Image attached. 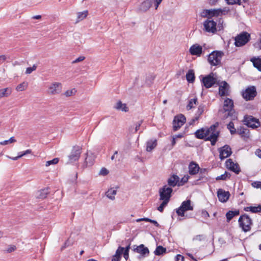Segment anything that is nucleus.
Wrapping results in <instances>:
<instances>
[{
    "instance_id": "45",
    "label": "nucleus",
    "mask_w": 261,
    "mask_h": 261,
    "mask_svg": "<svg viewBox=\"0 0 261 261\" xmlns=\"http://www.w3.org/2000/svg\"><path fill=\"white\" fill-rule=\"evenodd\" d=\"M59 161V158H54V159H53L51 160L47 161L45 163V166L46 167H48L51 165L57 164V163H58Z\"/></svg>"
},
{
    "instance_id": "15",
    "label": "nucleus",
    "mask_w": 261,
    "mask_h": 261,
    "mask_svg": "<svg viewBox=\"0 0 261 261\" xmlns=\"http://www.w3.org/2000/svg\"><path fill=\"white\" fill-rule=\"evenodd\" d=\"M219 158L221 160L229 157L232 153L231 149L229 146L225 145L218 149Z\"/></svg>"
},
{
    "instance_id": "47",
    "label": "nucleus",
    "mask_w": 261,
    "mask_h": 261,
    "mask_svg": "<svg viewBox=\"0 0 261 261\" xmlns=\"http://www.w3.org/2000/svg\"><path fill=\"white\" fill-rule=\"evenodd\" d=\"M76 92V90H75V89L73 88V89L67 90L65 92L64 95L67 97L71 96L72 95H74L75 94Z\"/></svg>"
},
{
    "instance_id": "34",
    "label": "nucleus",
    "mask_w": 261,
    "mask_h": 261,
    "mask_svg": "<svg viewBox=\"0 0 261 261\" xmlns=\"http://www.w3.org/2000/svg\"><path fill=\"white\" fill-rule=\"evenodd\" d=\"M245 211H250L252 213H256L261 212V205L254 206H248L245 208Z\"/></svg>"
},
{
    "instance_id": "40",
    "label": "nucleus",
    "mask_w": 261,
    "mask_h": 261,
    "mask_svg": "<svg viewBox=\"0 0 261 261\" xmlns=\"http://www.w3.org/2000/svg\"><path fill=\"white\" fill-rule=\"evenodd\" d=\"M28 87V83L27 82H23L19 84L16 88V90L18 92L24 91Z\"/></svg>"
},
{
    "instance_id": "18",
    "label": "nucleus",
    "mask_w": 261,
    "mask_h": 261,
    "mask_svg": "<svg viewBox=\"0 0 261 261\" xmlns=\"http://www.w3.org/2000/svg\"><path fill=\"white\" fill-rule=\"evenodd\" d=\"M229 11V9L227 8H224L223 9H211V17H217L226 15Z\"/></svg>"
},
{
    "instance_id": "49",
    "label": "nucleus",
    "mask_w": 261,
    "mask_h": 261,
    "mask_svg": "<svg viewBox=\"0 0 261 261\" xmlns=\"http://www.w3.org/2000/svg\"><path fill=\"white\" fill-rule=\"evenodd\" d=\"M163 202L161 204V205L158 207V210L160 212H163L164 207L167 204L168 201H166L165 200H162Z\"/></svg>"
},
{
    "instance_id": "30",
    "label": "nucleus",
    "mask_w": 261,
    "mask_h": 261,
    "mask_svg": "<svg viewBox=\"0 0 261 261\" xmlns=\"http://www.w3.org/2000/svg\"><path fill=\"white\" fill-rule=\"evenodd\" d=\"M49 193L48 189L41 190L36 193V197L37 198L43 199L45 198Z\"/></svg>"
},
{
    "instance_id": "13",
    "label": "nucleus",
    "mask_w": 261,
    "mask_h": 261,
    "mask_svg": "<svg viewBox=\"0 0 261 261\" xmlns=\"http://www.w3.org/2000/svg\"><path fill=\"white\" fill-rule=\"evenodd\" d=\"M256 91L254 86H251L247 88L242 93L243 97L246 100H250L256 96Z\"/></svg>"
},
{
    "instance_id": "62",
    "label": "nucleus",
    "mask_w": 261,
    "mask_h": 261,
    "mask_svg": "<svg viewBox=\"0 0 261 261\" xmlns=\"http://www.w3.org/2000/svg\"><path fill=\"white\" fill-rule=\"evenodd\" d=\"M184 258L181 255H177L176 257V261H184Z\"/></svg>"
},
{
    "instance_id": "58",
    "label": "nucleus",
    "mask_w": 261,
    "mask_h": 261,
    "mask_svg": "<svg viewBox=\"0 0 261 261\" xmlns=\"http://www.w3.org/2000/svg\"><path fill=\"white\" fill-rule=\"evenodd\" d=\"M229 5H234L239 3L240 0H226Z\"/></svg>"
},
{
    "instance_id": "32",
    "label": "nucleus",
    "mask_w": 261,
    "mask_h": 261,
    "mask_svg": "<svg viewBox=\"0 0 261 261\" xmlns=\"http://www.w3.org/2000/svg\"><path fill=\"white\" fill-rule=\"evenodd\" d=\"M117 193V189L114 188H111L106 193V196L111 200L115 199V196Z\"/></svg>"
},
{
    "instance_id": "59",
    "label": "nucleus",
    "mask_w": 261,
    "mask_h": 261,
    "mask_svg": "<svg viewBox=\"0 0 261 261\" xmlns=\"http://www.w3.org/2000/svg\"><path fill=\"white\" fill-rule=\"evenodd\" d=\"M31 150L30 149H28L23 152H20L19 153V155L20 156V158H21L22 156H23V155H25V154H30L31 153Z\"/></svg>"
},
{
    "instance_id": "3",
    "label": "nucleus",
    "mask_w": 261,
    "mask_h": 261,
    "mask_svg": "<svg viewBox=\"0 0 261 261\" xmlns=\"http://www.w3.org/2000/svg\"><path fill=\"white\" fill-rule=\"evenodd\" d=\"M223 55L224 54L221 51H213L208 56V62L212 66H217L221 64Z\"/></svg>"
},
{
    "instance_id": "22",
    "label": "nucleus",
    "mask_w": 261,
    "mask_h": 261,
    "mask_svg": "<svg viewBox=\"0 0 261 261\" xmlns=\"http://www.w3.org/2000/svg\"><path fill=\"white\" fill-rule=\"evenodd\" d=\"M134 251L140 254L143 256L148 255L149 253L148 248L145 247L143 244H141L134 249Z\"/></svg>"
},
{
    "instance_id": "50",
    "label": "nucleus",
    "mask_w": 261,
    "mask_h": 261,
    "mask_svg": "<svg viewBox=\"0 0 261 261\" xmlns=\"http://www.w3.org/2000/svg\"><path fill=\"white\" fill-rule=\"evenodd\" d=\"M36 68L37 66L35 65H34L32 67H28L26 69L25 73L27 74H31L33 71L36 70Z\"/></svg>"
},
{
    "instance_id": "52",
    "label": "nucleus",
    "mask_w": 261,
    "mask_h": 261,
    "mask_svg": "<svg viewBox=\"0 0 261 261\" xmlns=\"http://www.w3.org/2000/svg\"><path fill=\"white\" fill-rule=\"evenodd\" d=\"M109 173V171L105 168H102L99 171V175L105 176Z\"/></svg>"
},
{
    "instance_id": "19",
    "label": "nucleus",
    "mask_w": 261,
    "mask_h": 261,
    "mask_svg": "<svg viewBox=\"0 0 261 261\" xmlns=\"http://www.w3.org/2000/svg\"><path fill=\"white\" fill-rule=\"evenodd\" d=\"M218 198L221 202H226L229 198L230 193L229 192L224 191L222 189H219L217 191Z\"/></svg>"
},
{
    "instance_id": "12",
    "label": "nucleus",
    "mask_w": 261,
    "mask_h": 261,
    "mask_svg": "<svg viewBox=\"0 0 261 261\" xmlns=\"http://www.w3.org/2000/svg\"><path fill=\"white\" fill-rule=\"evenodd\" d=\"M186 122V118L183 115H179L174 117L173 121V129L177 131Z\"/></svg>"
},
{
    "instance_id": "29",
    "label": "nucleus",
    "mask_w": 261,
    "mask_h": 261,
    "mask_svg": "<svg viewBox=\"0 0 261 261\" xmlns=\"http://www.w3.org/2000/svg\"><path fill=\"white\" fill-rule=\"evenodd\" d=\"M114 108L120 110L123 112H127L128 111V108L126 106L125 103H123L121 101H118L116 102Z\"/></svg>"
},
{
    "instance_id": "64",
    "label": "nucleus",
    "mask_w": 261,
    "mask_h": 261,
    "mask_svg": "<svg viewBox=\"0 0 261 261\" xmlns=\"http://www.w3.org/2000/svg\"><path fill=\"white\" fill-rule=\"evenodd\" d=\"M255 46L261 49V39L255 44Z\"/></svg>"
},
{
    "instance_id": "16",
    "label": "nucleus",
    "mask_w": 261,
    "mask_h": 261,
    "mask_svg": "<svg viewBox=\"0 0 261 261\" xmlns=\"http://www.w3.org/2000/svg\"><path fill=\"white\" fill-rule=\"evenodd\" d=\"M189 53L192 56L199 57L203 53L202 46L197 43L194 44L190 47Z\"/></svg>"
},
{
    "instance_id": "63",
    "label": "nucleus",
    "mask_w": 261,
    "mask_h": 261,
    "mask_svg": "<svg viewBox=\"0 0 261 261\" xmlns=\"http://www.w3.org/2000/svg\"><path fill=\"white\" fill-rule=\"evenodd\" d=\"M255 154L258 158H261V150L259 149H257L256 150L255 152Z\"/></svg>"
},
{
    "instance_id": "6",
    "label": "nucleus",
    "mask_w": 261,
    "mask_h": 261,
    "mask_svg": "<svg viewBox=\"0 0 261 261\" xmlns=\"http://www.w3.org/2000/svg\"><path fill=\"white\" fill-rule=\"evenodd\" d=\"M193 205L190 200L188 199L183 201L180 206L176 210V213L179 216L184 217L185 213L188 211H192Z\"/></svg>"
},
{
    "instance_id": "28",
    "label": "nucleus",
    "mask_w": 261,
    "mask_h": 261,
    "mask_svg": "<svg viewBox=\"0 0 261 261\" xmlns=\"http://www.w3.org/2000/svg\"><path fill=\"white\" fill-rule=\"evenodd\" d=\"M124 251V248L119 247L116 251L115 254L113 256L112 261H120L121 255Z\"/></svg>"
},
{
    "instance_id": "38",
    "label": "nucleus",
    "mask_w": 261,
    "mask_h": 261,
    "mask_svg": "<svg viewBox=\"0 0 261 261\" xmlns=\"http://www.w3.org/2000/svg\"><path fill=\"white\" fill-rule=\"evenodd\" d=\"M94 160V159L92 154L88 155L85 159L84 165L86 167L91 166L93 164Z\"/></svg>"
},
{
    "instance_id": "51",
    "label": "nucleus",
    "mask_w": 261,
    "mask_h": 261,
    "mask_svg": "<svg viewBox=\"0 0 261 261\" xmlns=\"http://www.w3.org/2000/svg\"><path fill=\"white\" fill-rule=\"evenodd\" d=\"M85 57L84 56H80L79 57L76 58L75 60H73L72 62V64H75V63H77L79 62H82L85 60Z\"/></svg>"
},
{
    "instance_id": "20",
    "label": "nucleus",
    "mask_w": 261,
    "mask_h": 261,
    "mask_svg": "<svg viewBox=\"0 0 261 261\" xmlns=\"http://www.w3.org/2000/svg\"><path fill=\"white\" fill-rule=\"evenodd\" d=\"M226 167L230 170L238 174L240 171L239 166L237 164H234L231 159H228L225 163Z\"/></svg>"
},
{
    "instance_id": "17",
    "label": "nucleus",
    "mask_w": 261,
    "mask_h": 261,
    "mask_svg": "<svg viewBox=\"0 0 261 261\" xmlns=\"http://www.w3.org/2000/svg\"><path fill=\"white\" fill-rule=\"evenodd\" d=\"M233 107V102L232 100L229 98L226 99L224 101L223 111L227 112L224 116V118H227L230 115Z\"/></svg>"
},
{
    "instance_id": "61",
    "label": "nucleus",
    "mask_w": 261,
    "mask_h": 261,
    "mask_svg": "<svg viewBox=\"0 0 261 261\" xmlns=\"http://www.w3.org/2000/svg\"><path fill=\"white\" fill-rule=\"evenodd\" d=\"M199 172V174L205 175L207 172V170L206 169H205V168L200 169Z\"/></svg>"
},
{
    "instance_id": "35",
    "label": "nucleus",
    "mask_w": 261,
    "mask_h": 261,
    "mask_svg": "<svg viewBox=\"0 0 261 261\" xmlns=\"http://www.w3.org/2000/svg\"><path fill=\"white\" fill-rule=\"evenodd\" d=\"M250 61L253 63V66L259 71H261V59L259 58H252Z\"/></svg>"
},
{
    "instance_id": "11",
    "label": "nucleus",
    "mask_w": 261,
    "mask_h": 261,
    "mask_svg": "<svg viewBox=\"0 0 261 261\" xmlns=\"http://www.w3.org/2000/svg\"><path fill=\"white\" fill-rule=\"evenodd\" d=\"M244 123L248 127L255 128L260 126V122L252 116H245L244 119Z\"/></svg>"
},
{
    "instance_id": "60",
    "label": "nucleus",
    "mask_w": 261,
    "mask_h": 261,
    "mask_svg": "<svg viewBox=\"0 0 261 261\" xmlns=\"http://www.w3.org/2000/svg\"><path fill=\"white\" fill-rule=\"evenodd\" d=\"M151 220V219H150L149 218H140V219H137L136 221L137 222H140V221H144L150 222Z\"/></svg>"
},
{
    "instance_id": "55",
    "label": "nucleus",
    "mask_w": 261,
    "mask_h": 261,
    "mask_svg": "<svg viewBox=\"0 0 261 261\" xmlns=\"http://www.w3.org/2000/svg\"><path fill=\"white\" fill-rule=\"evenodd\" d=\"M252 185L254 188L261 189V182L260 181L253 182H252Z\"/></svg>"
},
{
    "instance_id": "36",
    "label": "nucleus",
    "mask_w": 261,
    "mask_h": 261,
    "mask_svg": "<svg viewBox=\"0 0 261 261\" xmlns=\"http://www.w3.org/2000/svg\"><path fill=\"white\" fill-rule=\"evenodd\" d=\"M186 79L189 83H193L195 80V75L193 70H189L186 74Z\"/></svg>"
},
{
    "instance_id": "33",
    "label": "nucleus",
    "mask_w": 261,
    "mask_h": 261,
    "mask_svg": "<svg viewBox=\"0 0 261 261\" xmlns=\"http://www.w3.org/2000/svg\"><path fill=\"white\" fill-rule=\"evenodd\" d=\"M198 102L197 98L195 97L194 98H191L189 100L188 103L186 107V109L187 110H190L192 108H194L196 107Z\"/></svg>"
},
{
    "instance_id": "2",
    "label": "nucleus",
    "mask_w": 261,
    "mask_h": 261,
    "mask_svg": "<svg viewBox=\"0 0 261 261\" xmlns=\"http://www.w3.org/2000/svg\"><path fill=\"white\" fill-rule=\"evenodd\" d=\"M162 1L163 0H144L139 5L138 8V11L140 12H146L151 8L153 3H154L155 9L157 10Z\"/></svg>"
},
{
    "instance_id": "39",
    "label": "nucleus",
    "mask_w": 261,
    "mask_h": 261,
    "mask_svg": "<svg viewBox=\"0 0 261 261\" xmlns=\"http://www.w3.org/2000/svg\"><path fill=\"white\" fill-rule=\"evenodd\" d=\"M88 14L87 10L83 12H80L77 13V22H79L85 18Z\"/></svg>"
},
{
    "instance_id": "41",
    "label": "nucleus",
    "mask_w": 261,
    "mask_h": 261,
    "mask_svg": "<svg viewBox=\"0 0 261 261\" xmlns=\"http://www.w3.org/2000/svg\"><path fill=\"white\" fill-rule=\"evenodd\" d=\"M166 251V249L165 248H164L162 246H159L154 251V254L156 255H160L163 254L164 253H165Z\"/></svg>"
},
{
    "instance_id": "5",
    "label": "nucleus",
    "mask_w": 261,
    "mask_h": 261,
    "mask_svg": "<svg viewBox=\"0 0 261 261\" xmlns=\"http://www.w3.org/2000/svg\"><path fill=\"white\" fill-rule=\"evenodd\" d=\"M239 223L243 230L245 232H247L251 229L252 221L251 218L247 215L245 214L240 217Z\"/></svg>"
},
{
    "instance_id": "23",
    "label": "nucleus",
    "mask_w": 261,
    "mask_h": 261,
    "mask_svg": "<svg viewBox=\"0 0 261 261\" xmlns=\"http://www.w3.org/2000/svg\"><path fill=\"white\" fill-rule=\"evenodd\" d=\"M189 173L190 175H195L199 171L200 168L199 165L194 162H191L188 167Z\"/></svg>"
},
{
    "instance_id": "1",
    "label": "nucleus",
    "mask_w": 261,
    "mask_h": 261,
    "mask_svg": "<svg viewBox=\"0 0 261 261\" xmlns=\"http://www.w3.org/2000/svg\"><path fill=\"white\" fill-rule=\"evenodd\" d=\"M223 23L222 19H220L217 24L216 22L208 18L203 22V31L208 33L215 34L217 31H221L223 29Z\"/></svg>"
},
{
    "instance_id": "42",
    "label": "nucleus",
    "mask_w": 261,
    "mask_h": 261,
    "mask_svg": "<svg viewBox=\"0 0 261 261\" xmlns=\"http://www.w3.org/2000/svg\"><path fill=\"white\" fill-rule=\"evenodd\" d=\"M230 176V173H228L227 172H225L223 174H222L220 176H217L216 178V179L217 180H226L228 178H229Z\"/></svg>"
},
{
    "instance_id": "53",
    "label": "nucleus",
    "mask_w": 261,
    "mask_h": 261,
    "mask_svg": "<svg viewBox=\"0 0 261 261\" xmlns=\"http://www.w3.org/2000/svg\"><path fill=\"white\" fill-rule=\"evenodd\" d=\"M218 138H216V136H214L212 139H207L206 141H210L211 143V145L214 146L216 144V142L217 141Z\"/></svg>"
},
{
    "instance_id": "43",
    "label": "nucleus",
    "mask_w": 261,
    "mask_h": 261,
    "mask_svg": "<svg viewBox=\"0 0 261 261\" xmlns=\"http://www.w3.org/2000/svg\"><path fill=\"white\" fill-rule=\"evenodd\" d=\"M227 127L230 130L231 134L233 135L236 133V129L234 127V124L232 122H230L227 125Z\"/></svg>"
},
{
    "instance_id": "56",
    "label": "nucleus",
    "mask_w": 261,
    "mask_h": 261,
    "mask_svg": "<svg viewBox=\"0 0 261 261\" xmlns=\"http://www.w3.org/2000/svg\"><path fill=\"white\" fill-rule=\"evenodd\" d=\"M16 246L13 245H10L8 249H7V252H11L12 251H14V250H15L16 249Z\"/></svg>"
},
{
    "instance_id": "26",
    "label": "nucleus",
    "mask_w": 261,
    "mask_h": 261,
    "mask_svg": "<svg viewBox=\"0 0 261 261\" xmlns=\"http://www.w3.org/2000/svg\"><path fill=\"white\" fill-rule=\"evenodd\" d=\"M205 106L204 105L201 104L198 107V110L196 114V116L192 120V122L190 123L191 124L192 123H194L195 121H197L199 118V117L202 114L204 111Z\"/></svg>"
},
{
    "instance_id": "10",
    "label": "nucleus",
    "mask_w": 261,
    "mask_h": 261,
    "mask_svg": "<svg viewBox=\"0 0 261 261\" xmlns=\"http://www.w3.org/2000/svg\"><path fill=\"white\" fill-rule=\"evenodd\" d=\"M62 85L59 82H54L48 86L47 93L50 95H56L61 93Z\"/></svg>"
},
{
    "instance_id": "21",
    "label": "nucleus",
    "mask_w": 261,
    "mask_h": 261,
    "mask_svg": "<svg viewBox=\"0 0 261 261\" xmlns=\"http://www.w3.org/2000/svg\"><path fill=\"white\" fill-rule=\"evenodd\" d=\"M229 85L226 82H223L220 85L219 88V93L221 96H226L228 95Z\"/></svg>"
},
{
    "instance_id": "7",
    "label": "nucleus",
    "mask_w": 261,
    "mask_h": 261,
    "mask_svg": "<svg viewBox=\"0 0 261 261\" xmlns=\"http://www.w3.org/2000/svg\"><path fill=\"white\" fill-rule=\"evenodd\" d=\"M217 82V77L216 73H211L209 75L204 77L202 79V83L206 88L212 87Z\"/></svg>"
},
{
    "instance_id": "54",
    "label": "nucleus",
    "mask_w": 261,
    "mask_h": 261,
    "mask_svg": "<svg viewBox=\"0 0 261 261\" xmlns=\"http://www.w3.org/2000/svg\"><path fill=\"white\" fill-rule=\"evenodd\" d=\"M201 217L203 218L207 219L210 217V215L206 210H203L201 211Z\"/></svg>"
},
{
    "instance_id": "37",
    "label": "nucleus",
    "mask_w": 261,
    "mask_h": 261,
    "mask_svg": "<svg viewBox=\"0 0 261 261\" xmlns=\"http://www.w3.org/2000/svg\"><path fill=\"white\" fill-rule=\"evenodd\" d=\"M239 214V211H230L226 214L227 222H229L235 216Z\"/></svg>"
},
{
    "instance_id": "46",
    "label": "nucleus",
    "mask_w": 261,
    "mask_h": 261,
    "mask_svg": "<svg viewBox=\"0 0 261 261\" xmlns=\"http://www.w3.org/2000/svg\"><path fill=\"white\" fill-rule=\"evenodd\" d=\"M211 9L203 10L201 13V16L202 17H211Z\"/></svg>"
},
{
    "instance_id": "4",
    "label": "nucleus",
    "mask_w": 261,
    "mask_h": 261,
    "mask_svg": "<svg viewBox=\"0 0 261 261\" xmlns=\"http://www.w3.org/2000/svg\"><path fill=\"white\" fill-rule=\"evenodd\" d=\"M234 40V45L237 47H241L245 45L250 40V35L246 32H243L238 35Z\"/></svg>"
},
{
    "instance_id": "31",
    "label": "nucleus",
    "mask_w": 261,
    "mask_h": 261,
    "mask_svg": "<svg viewBox=\"0 0 261 261\" xmlns=\"http://www.w3.org/2000/svg\"><path fill=\"white\" fill-rule=\"evenodd\" d=\"M12 93V89L11 88H6L0 89V98L8 97Z\"/></svg>"
},
{
    "instance_id": "44",
    "label": "nucleus",
    "mask_w": 261,
    "mask_h": 261,
    "mask_svg": "<svg viewBox=\"0 0 261 261\" xmlns=\"http://www.w3.org/2000/svg\"><path fill=\"white\" fill-rule=\"evenodd\" d=\"M189 178V176L188 175H185L180 180H179L178 186H181L186 183Z\"/></svg>"
},
{
    "instance_id": "9",
    "label": "nucleus",
    "mask_w": 261,
    "mask_h": 261,
    "mask_svg": "<svg viewBox=\"0 0 261 261\" xmlns=\"http://www.w3.org/2000/svg\"><path fill=\"white\" fill-rule=\"evenodd\" d=\"M172 191L171 187H169L167 185H165L163 188H160L159 190L160 200H165L169 201L171 197Z\"/></svg>"
},
{
    "instance_id": "48",
    "label": "nucleus",
    "mask_w": 261,
    "mask_h": 261,
    "mask_svg": "<svg viewBox=\"0 0 261 261\" xmlns=\"http://www.w3.org/2000/svg\"><path fill=\"white\" fill-rule=\"evenodd\" d=\"M142 121H138V122H137L135 124V127L134 128H132L130 131L132 132V133H136L140 128V126L142 124Z\"/></svg>"
},
{
    "instance_id": "27",
    "label": "nucleus",
    "mask_w": 261,
    "mask_h": 261,
    "mask_svg": "<svg viewBox=\"0 0 261 261\" xmlns=\"http://www.w3.org/2000/svg\"><path fill=\"white\" fill-rule=\"evenodd\" d=\"M157 141L156 139H151L148 141L146 143V151H151L156 146Z\"/></svg>"
},
{
    "instance_id": "24",
    "label": "nucleus",
    "mask_w": 261,
    "mask_h": 261,
    "mask_svg": "<svg viewBox=\"0 0 261 261\" xmlns=\"http://www.w3.org/2000/svg\"><path fill=\"white\" fill-rule=\"evenodd\" d=\"M195 135L197 138L199 139H205L206 140V127L202 128L200 129L197 130L195 133Z\"/></svg>"
},
{
    "instance_id": "8",
    "label": "nucleus",
    "mask_w": 261,
    "mask_h": 261,
    "mask_svg": "<svg viewBox=\"0 0 261 261\" xmlns=\"http://www.w3.org/2000/svg\"><path fill=\"white\" fill-rule=\"evenodd\" d=\"M80 146H74L70 155L67 157V164L71 163L77 161L80 156L81 151Z\"/></svg>"
},
{
    "instance_id": "57",
    "label": "nucleus",
    "mask_w": 261,
    "mask_h": 261,
    "mask_svg": "<svg viewBox=\"0 0 261 261\" xmlns=\"http://www.w3.org/2000/svg\"><path fill=\"white\" fill-rule=\"evenodd\" d=\"M71 245V244L70 243L69 240L68 239L66 242H65L64 245L61 247V249L63 250L67 247H68L69 246Z\"/></svg>"
},
{
    "instance_id": "25",
    "label": "nucleus",
    "mask_w": 261,
    "mask_h": 261,
    "mask_svg": "<svg viewBox=\"0 0 261 261\" xmlns=\"http://www.w3.org/2000/svg\"><path fill=\"white\" fill-rule=\"evenodd\" d=\"M179 177L176 175H173L168 179V185L170 186L174 187L176 185L178 186Z\"/></svg>"
},
{
    "instance_id": "14",
    "label": "nucleus",
    "mask_w": 261,
    "mask_h": 261,
    "mask_svg": "<svg viewBox=\"0 0 261 261\" xmlns=\"http://www.w3.org/2000/svg\"><path fill=\"white\" fill-rule=\"evenodd\" d=\"M218 123H216L211 125L210 127H206V138L207 139H212L214 136L218 138L219 136V131L217 129Z\"/></svg>"
}]
</instances>
